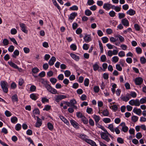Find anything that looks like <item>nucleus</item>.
Instances as JSON below:
<instances>
[{"mask_svg": "<svg viewBox=\"0 0 146 146\" xmlns=\"http://www.w3.org/2000/svg\"><path fill=\"white\" fill-rule=\"evenodd\" d=\"M89 46V45L88 44L85 43L83 44V48L84 50H88V49Z\"/></svg>", "mask_w": 146, "mask_h": 146, "instance_id": "nucleus-48", "label": "nucleus"}, {"mask_svg": "<svg viewBox=\"0 0 146 146\" xmlns=\"http://www.w3.org/2000/svg\"><path fill=\"white\" fill-rule=\"evenodd\" d=\"M120 98L123 101L126 102L128 101V97L127 96H121L120 97Z\"/></svg>", "mask_w": 146, "mask_h": 146, "instance_id": "nucleus-54", "label": "nucleus"}, {"mask_svg": "<svg viewBox=\"0 0 146 146\" xmlns=\"http://www.w3.org/2000/svg\"><path fill=\"white\" fill-rule=\"evenodd\" d=\"M84 39L85 42L86 43L88 42L91 40L90 36L88 35H85L84 37Z\"/></svg>", "mask_w": 146, "mask_h": 146, "instance_id": "nucleus-10", "label": "nucleus"}, {"mask_svg": "<svg viewBox=\"0 0 146 146\" xmlns=\"http://www.w3.org/2000/svg\"><path fill=\"white\" fill-rule=\"evenodd\" d=\"M102 39L104 43H106L107 42L108 40V38L106 37H102Z\"/></svg>", "mask_w": 146, "mask_h": 146, "instance_id": "nucleus-56", "label": "nucleus"}, {"mask_svg": "<svg viewBox=\"0 0 146 146\" xmlns=\"http://www.w3.org/2000/svg\"><path fill=\"white\" fill-rule=\"evenodd\" d=\"M70 47L71 49L74 51L77 48V46L76 45L74 44H72L70 46Z\"/></svg>", "mask_w": 146, "mask_h": 146, "instance_id": "nucleus-44", "label": "nucleus"}, {"mask_svg": "<svg viewBox=\"0 0 146 146\" xmlns=\"http://www.w3.org/2000/svg\"><path fill=\"white\" fill-rule=\"evenodd\" d=\"M133 111L139 115L140 116L141 115V110L140 109L135 108L133 109Z\"/></svg>", "mask_w": 146, "mask_h": 146, "instance_id": "nucleus-11", "label": "nucleus"}, {"mask_svg": "<svg viewBox=\"0 0 146 146\" xmlns=\"http://www.w3.org/2000/svg\"><path fill=\"white\" fill-rule=\"evenodd\" d=\"M111 4L109 3H105L104 4L103 8L106 10H110L111 8Z\"/></svg>", "mask_w": 146, "mask_h": 146, "instance_id": "nucleus-8", "label": "nucleus"}, {"mask_svg": "<svg viewBox=\"0 0 146 146\" xmlns=\"http://www.w3.org/2000/svg\"><path fill=\"white\" fill-rule=\"evenodd\" d=\"M17 31L16 29H12L11 30V33L12 35H15L17 33Z\"/></svg>", "mask_w": 146, "mask_h": 146, "instance_id": "nucleus-59", "label": "nucleus"}, {"mask_svg": "<svg viewBox=\"0 0 146 146\" xmlns=\"http://www.w3.org/2000/svg\"><path fill=\"white\" fill-rule=\"evenodd\" d=\"M57 78L59 80H62L64 79V76L62 74H61L58 76Z\"/></svg>", "mask_w": 146, "mask_h": 146, "instance_id": "nucleus-64", "label": "nucleus"}, {"mask_svg": "<svg viewBox=\"0 0 146 146\" xmlns=\"http://www.w3.org/2000/svg\"><path fill=\"white\" fill-rule=\"evenodd\" d=\"M125 52L123 51H121L118 53V56L121 57H122L125 56Z\"/></svg>", "mask_w": 146, "mask_h": 146, "instance_id": "nucleus-62", "label": "nucleus"}, {"mask_svg": "<svg viewBox=\"0 0 146 146\" xmlns=\"http://www.w3.org/2000/svg\"><path fill=\"white\" fill-rule=\"evenodd\" d=\"M21 126L20 124L18 123L15 126V129L17 131H19L21 128Z\"/></svg>", "mask_w": 146, "mask_h": 146, "instance_id": "nucleus-43", "label": "nucleus"}, {"mask_svg": "<svg viewBox=\"0 0 146 146\" xmlns=\"http://www.w3.org/2000/svg\"><path fill=\"white\" fill-rule=\"evenodd\" d=\"M3 43L4 46H7L9 44V41L7 39H4L3 40Z\"/></svg>", "mask_w": 146, "mask_h": 146, "instance_id": "nucleus-47", "label": "nucleus"}, {"mask_svg": "<svg viewBox=\"0 0 146 146\" xmlns=\"http://www.w3.org/2000/svg\"><path fill=\"white\" fill-rule=\"evenodd\" d=\"M142 137L141 133L140 132H138L137 133L136 135V137L138 139H139L141 138Z\"/></svg>", "mask_w": 146, "mask_h": 146, "instance_id": "nucleus-52", "label": "nucleus"}, {"mask_svg": "<svg viewBox=\"0 0 146 146\" xmlns=\"http://www.w3.org/2000/svg\"><path fill=\"white\" fill-rule=\"evenodd\" d=\"M52 1L54 5L57 7L58 10H60V7L57 3L56 0H52Z\"/></svg>", "mask_w": 146, "mask_h": 146, "instance_id": "nucleus-36", "label": "nucleus"}, {"mask_svg": "<svg viewBox=\"0 0 146 146\" xmlns=\"http://www.w3.org/2000/svg\"><path fill=\"white\" fill-rule=\"evenodd\" d=\"M85 14L87 16H90L92 14V13L89 9H87L85 11Z\"/></svg>", "mask_w": 146, "mask_h": 146, "instance_id": "nucleus-32", "label": "nucleus"}, {"mask_svg": "<svg viewBox=\"0 0 146 146\" xmlns=\"http://www.w3.org/2000/svg\"><path fill=\"white\" fill-rule=\"evenodd\" d=\"M19 25L21 28L22 31L24 33H27L28 31L26 29V27L25 26V24L23 23H21L19 24Z\"/></svg>", "mask_w": 146, "mask_h": 146, "instance_id": "nucleus-9", "label": "nucleus"}, {"mask_svg": "<svg viewBox=\"0 0 146 146\" xmlns=\"http://www.w3.org/2000/svg\"><path fill=\"white\" fill-rule=\"evenodd\" d=\"M122 24L124 26H128V20L126 18L122 19L121 21Z\"/></svg>", "mask_w": 146, "mask_h": 146, "instance_id": "nucleus-16", "label": "nucleus"}, {"mask_svg": "<svg viewBox=\"0 0 146 146\" xmlns=\"http://www.w3.org/2000/svg\"><path fill=\"white\" fill-rule=\"evenodd\" d=\"M135 11L132 9H130L128 11V14L130 15H132L135 14Z\"/></svg>", "mask_w": 146, "mask_h": 146, "instance_id": "nucleus-39", "label": "nucleus"}, {"mask_svg": "<svg viewBox=\"0 0 146 146\" xmlns=\"http://www.w3.org/2000/svg\"><path fill=\"white\" fill-rule=\"evenodd\" d=\"M39 71V70L37 68H35L32 70V72L34 74L38 72Z\"/></svg>", "mask_w": 146, "mask_h": 146, "instance_id": "nucleus-55", "label": "nucleus"}, {"mask_svg": "<svg viewBox=\"0 0 146 146\" xmlns=\"http://www.w3.org/2000/svg\"><path fill=\"white\" fill-rule=\"evenodd\" d=\"M78 137L81 139L84 140L86 142V140L88 139L86 138V136L85 135H80L78 136Z\"/></svg>", "mask_w": 146, "mask_h": 146, "instance_id": "nucleus-23", "label": "nucleus"}, {"mask_svg": "<svg viewBox=\"0 0 146 146\" xmlns=\"http://www.w3.org/2000/svg\"><path fill=\"white\" fill-rule=\"evenodd\" d=\"M109 14L111 17H113L115 16V13L114 11H111L109 13Z\"/></svg>", "mask_w": 146, "mask_h": 146, "instance_id": "nucleus-61", "label": "nucleus"}, {"mask_svg": "<svg viewBox=\"0 0 146 146\" xmlns=\"http://www.w3.org/2000/svg\"><path fill=\"white\" fill-rule=\"evenodd\" d=\"M45 87L47 90L52 94H56L57 93V91L56 89L52 88L49 84L46 83L45 84Z\"/></svg>", "mask_w": 146, "mask_h": 146, "instance_id": "nucleus-2", "label": "nucleus"}, {"mask_svg": "<svg viewBox=\"0 0 146 146\" xmlns=\"http://www.w3.org/2000/svg\"><path fill=\"white\" fill-rule=\"evenodd\" d=\"M44 108L43 109L44 110H46L48 111L50 110L51 108V106L48 105H46L45 106Z\"/></svg>", "mask_w": 146, "mask_h": 146, "instance_id": "nucleus-57", "label": "nucleus"}, {"mask_svg": "<svg viewBox=\"0 0 146 146\" xmlns=\"http://www.w3.org/2000/svg\"><path fill=\"white\" fill-rule=\"evenodd\" d=\"M140 105V103L139 102V100L138 99H136L135 100L134 105L135 106H139Z\"/></svg>", "mask_w": 146, "mask_h": 146, "instance_id": "nucleus-40", "label": "nucleus"}, {"mask_svg": "<svg viewBox=\"0 0 146 146\" xmlns=\"http://www.w3.org/2000/svg\"><path fill=\"white\" fill-rule=\"evenodd\" d=\"M8 63L11 66L15 68L18 69L19 68L18 67L16 64L11 61H9Z\"/></svg>", "mask_w": 146, "mask_h": 146, "instance_id": "nucleus-19", "label": "nucleus"}, {"mask_svg": "<svg viewBox=\"0 0 146 146\" xmlns=\"http://www.w3.org/2000/svg\"><path fill=\"white\" fill-rule=\"evenodd\" d=\"M98 42L101 52L102 53L104 50L103 47V46L102 44L100 41L99 40Z\"/></svg>", "mask_w": 146, "mask_h": 146, "instance_id": "nucleus-34", "label": "nucleus"}, {"mask_svg": "<svg viewBox=\"0 0 146 146\" xmlns=\"http://www.w3.org/2000/svg\"><path fill=\"white\" fill-rule=\"evenodd\" d=\"M119 58L117 56H114L112 58V62L115 63L117 62L119 60Z\"/></svg>", "mask_w": 146, "mask_h": 146, "instance_id": "nucleus-31", "label": "nucleus"}, {"mask_svg": "<svg viewBox=\"0 0 146 146\" xmlns=\"http://www.w3.org/2000/svg\"><path fill=\"white\" fill-rule=\"evenodd\" d=\"M89 123L90 125L91 126H94V121L91 118L89 120Z\"/></svg>", "mask_w": 146, "mask_h": 146, "instance_id": "nucleus-63", "label": "nucleus"}, {"mask_svg": "<svg viewBox=\"0 0 146 146\" xmlns=\"http://www.w3.org/2000/svg\"><path fill=\"white\" fill-rule=\"evenodd\" d=\"M86 142L92 146H97L96 143L93 141L88 139L86 140Z\"/></svg>", "mask_w": 146, "mask_h": 146, "instance_id": "nucleus-14", "label": "nucleus"}, {"mask_svg": "<svg viewBox=\"0 0 146 146\" xmlns=\"http://www.w3.org/2000/svg\"><path fill=\"white\" fill-rule=\"evenodd\" d=\"M76 115L78 118H81V119L84 116V115H83L82 113L80 112H77L76 113Z\"/></svg>", "mask_w": 146, "mask_h": 146, "instance_id": "nucleus-38", "label": "nucleus"}, {"mask_svg": "<svg viewBox=\"0 0 146 146\" xmlns=\"http://www.w3.org/2000/svg\"><path fill=\"white\" fill-rule=\"evenodd\" d=\"M0 85L4 92L7 93L8 92V84L5 81H1Z\"/></svg>", "mask_w": 146, "mask_h": 146, "instance_id": "nucleus-1", "label": "nucleus"}, {"mask_svg": "<svg viewBox=\"0 0 146 146\" xmlns=\"http://www.w3.org/2000/svg\"><path fill=\"white\" fill-rule=\"evenodd\" d=\"M108 128L111 131L114 132V130L113 129V125L112 124L109 125L108 127Z\"/></svg>", "mask_w": 146, "mask_h": 146, "instance_id": "nucleus-50", "label": "nucleus"}, {"mask_svg": "<svg viewBox=\"0 0 146 146\" xmlns=\"http://www.w3.org/2000/svg\"><path fill=\"white\" fill-rule=\"evenodd\" d=\"M11 99L13 102H17L18 101V97L16 94H15L12 96Z\"/></svg>", "mask_w": 146, "mask_h": 146, "instance_id": "nucleus-20", "label": "nucleus"}, {"mask_svg": "<svg viewBox=\"0 0 146 146\" xmlns=\"http://www.w3.org/2000/svg\"><path fill=\"white\" fill-rule=\"evenodd\" d=\"M19 51L17 50H15V51L13 52V54L12 56L13 57L16 58L17 56H18L19 55Z\"/></svg>", "mask_w": 146, "mask_h": 146, "instance_id": "nucleus-25", "label": "nucleus"}, {"mask_svg": "<svg viewBox=\"0 0 146 146\" xmlns=\"http://www.w3.org/2000/svg\"><path fill=\"white\" fill-rule=\"evenodd\" d=\"M129 96H131L133 98H135L137 96V94L134 92H131L129 94H128V97Z\"/></svg>", "mask_w": 146, "mask_h": 146, "instance_id": "nucleus-21", "label": "nucleus"}, {"mask_svg": "<svg viewBox=\"0 0 146 146\" xmlns=\"http://www.w3.org/2000/svg\"><path fill=\"white\" fill-rule=\"evenodd\" d=\"M140 104H143L146 103V97H144L139 100Z\"/></svg>", "mask_w": 146, "mask_h": 146, "instance_id": "nucleus-26", "label": "nucleus"}, {"mask_svg": "<svg viewBox=\"0 0 146 146\" xmlns=\"http://www.w3.org/2000/svg\"><path fill=\"white\" fill-rule=\"evenodd\" d=\"M140 61L141 64H144L146 62V59L144 57H141L140 58Z\"/></svg>", "mask_w": 146, "mask_h": 146, "instance_id": "nucleus-37", "label": "nucleus"}, {"mask_svg": "<svg viewBox=\"0 0 146 146\" xmlns=\"http://www.w3.org/2000/svg\"><path fill=\"white\" fill-rule=\"evenodd\" d=\"M96 125L98 128L101 129L102 130H103L105 132L107 131L105 129L102 125H100V124L98 123H96Z\"/></svg>", "mask_w": 146, "mask_h": 146, "instance_id": "nucleus-29", "label": "nucleus"}, {"mask_svg": "<svg viewBox=\"0 0 146 146\" xmlns=\"http://www.w3.org/2000/svg\"><path fill=\"white\" fill-rule=\"evenodd\" d=\"M89 83V80L88 78H86L84 81V85L85 86H88Z\"/></svg>", "mask_w": 146, "mask_h": 146, "instance_id": "nucleus-49", "label": "nucleus"}, {"mask_svg": "<svg viewBox=\"0 0 146 146\" xmlns=\"http://www.w3.org/2000/svg\"><path fill=\"white\" fill-rule=\"evenodd\" d=\"M56 61V58L54 56H52L50 58L49 60L48 64L50 66H51L54 64V62Z\"/></svg>", "mask_w": 146, "mask_h": 146, "instance_id": "nucleus-12", "label": "nucleus"}, {"mask_svg": "<svg viewBox=\"0 0 146 146\" xmlns=\"http://www.w3.org/2000/svg\"><path fill=\"white\" fill-rule=\"evenodd\" d=\"M33 116L34 117H35V115L37 114H39L40 111L38 109L36 108L33 111Z\"/></svg>", "mask_w": 146, "mask_h": 146, "instance_id": "nucleus-24", "label": "nucleus"}, {"mask_svg": "<svg viewBox=\"0 0 146 146\" xmlns=\"http://www.w3.org/2000/svg\"><path fill=\"white\" fill-rule=\"evenodd\" d=\"M93 70L95 71H96L99 68V65L97 64H95L93 65Z\"/></svg>", "mask_w": 146, "mask_h": 146, "instance_id": "nucleus-42", "label": "nucleus"}, {"mask_svg": "<svg viewBox=\"0 0 146 146\" xmlns=\"http://www.w3.org/2000/svg\"><path fill=\"white\" fill-rule=\"evenodd\" d=\"M103 120L104 123H109L111 121V119L108 118H104Z\"/></svg>", "mask_w": 146, "mask_h": 146, "instance_id": "nucleus-46", "label": "nucleus"}, {"mask_svg": "<svg viewBox=\"0 0 146 146\" xmlns=\"http://www.w3.org/2000/svg\"><path fill=\"white\" fill-rule=\"evenodd\" d=\"M92 109L90 108L87 107L86 109V112L88 114H91L92 111Z\"/></svg>", "mask_w": 146, "mask_h": 146, "instance_id": "nucleus-58", "label": "nucleus"}, {"mask_svg": "<svg viewBox=\"0 0 146 146\" xmlns=\"http://www.w3.org/2000/svg\"><path fill=\"white\" fill-rule=\"evenodd\" d=\"M117 141L119 143L121 144H122L124 142L123 139L121 137H118L117 139Z\"/></svg>", "mask_w": 146, "mask_h": 146, "instance_id": "nucleus-60", "label": "nucleus"}, {"mask_svg": "<svg viewBox=\"0 0 146 146\" xmlns=\"http://www.w3.org/2000/svg\"><path fill=\"white\" fill-rule=\"evenodd\" d=\"M135 50L137 53L139 54L141 53L142 52V49L139 47H137L135 48Z\"/></svg>", "mask_w": 146, "mask_h": 146, "instance_id": "nucleus-33", "label": "nucleus"}, {"mask_svg": "<svg viewBox=\"0 0 146 146\" xmlns=\"http://www.w3.org/2000/svg\"><path fill=\"white\" fill-rule=\"evenodd\" d=\"M138 118L137 116L134 115L132 117L131 119L133 121L136 122L137 121Z\"/></svg>", "mask_w": 146, "mask_h": 146, "instance_id": "nucleus-53", "label": "nucleus"}, {"mask_svg": "<svg viewBox=\"0 0 146 146\" xmlns=\"http://www.w3.org/2000/svg\"><path fill=\"white\" fill-rule=\"evenodd\" d=\"M38 95L35 94H30V97L33 100H36L38 98Z\"/></svg>", "mask_w": 146, "mask_h": 146, "instance_id": "nucleus-15", "label": "nucleus"}, {"mask_svg": "<svg viewBox=\"0 0 146 146\" xmlns=\"http://www.w3.org/2000/svg\"><path fill=\"white\" fill-rule=\"evenodd\" d=\"M36 117L37 118V121L36 123L35 126L36 127H39L42 124V121L38 116H37Z\"/></svg>", "mask_w": 146, "mask_h": 146, "instance_id": "nucleus-7", "label": "nucleus"}, {"mask_svg": "<svg viewBox=\"0 0 146 146\" xmlns=\"http://www.w3.org/2000/svg\"><path fill=\"white\" fill-rule=\"evenodd\" d=\"M77 15V13L75 12L72 13L70 14V17H69V19L71 20H73L74 19Z\"/></svg>", "mask_w": 146, "mask_h": 146, "instance_id": "nucleus-17", "label": "nucleus"}, {"mask_svg": "<svg viewBox=\"0 0 146 146\" xmlns=\"http://www.w3.org/2000/svg\"><path fill=\"white\" fill-rule=\"evenodd\" d=\"M48 128L49 130H52L53 129L54 127L53 125L50 122H48L47 123Z\"/></svg>", "mask_w": 146, "mask_h": 146, "instance_id": "nucleus-27", "label": "nucleus"}, {"mask_svg": "<svg viewBox=\"0 0 146 146\" xmlns=\"http://www.w3.org/2000/svg\"><path fill=\"white\" fill-rule=\"evenodd\" d=\"M81 121L84 124H86L88 123V119L84 116L81 118Z\"/></svg>", "mask_w": 146, "mask_h": 146, "instance_id": "nucleus-22", "label": "nucleus"}, {"mask_svg": "<svg viewBox=\"0 0 146 146\" xmlns=\"http://www.w3.org/2000/svg\"><path fill=\"white\" fill-rule=\"evenodd\" d=\"M100 59L102 62H104L106 60V57L105 55H103L101 56Z\"/></svg>", "mask_w": 146, "mask_h": 146, "instance_id": "nucleus-45", "label": "nucleus"}, {"mask_svg": "<svg viewBox=\"0 0 146 146\" xmlns=\"http://www.w3.org/2000/svg\"><path fill=\"white\" fill-rule=\"evenodd\" d=\"M143 78L140 77L136 78L135 80V83L137 85H140L143 82Z\"/></svg>", "mask_w": 146, "mask_h": 146, "instance_id": "nucleus-5", "label": "nucleus"}, {"mask_svg": "<svg viewBox=\"0 0 146 146\" xmlns=\"http://www.w3.org/2000/svg\"><path fill=\"white\" fill-rule=\"evenodd\" d=\"M101 135L102 138L107 142H109L110 141V139L109 137L105 133L103 132L101 134Z\"/></svg>", "mask_w": 146, "mask_h": 146, "instance_id": "nucleus-4", "label": "nucleus"}, {"mask_svg": "<svg viewBox=\"0 0 146 146\" xmlns=\"http://www.w3.org/2000/svg\"><path fill=\"white\" fill-rule=\"evenodd\" d=\"M70 102L71 104V106H72L76 104H77V102L74 99H73L70 100Z\"/></svg>", "mask_w": 146, "mask_h": 146, "instance_id": "nucleus-35", "label": "nucleus"}, {"mask_svg": "<svg viewBox=\"0 0 146 146\" xmlns=\"http://www.w3.org/2000/svg\"><path fill=\"white\" fill-rule=\"evenodd\" d=\"M70 122L71 125L76 129H78L79 128L78 123L74 120H71Z\"/></svg>", "mask_w": 146, "mask_h": 146, "instance_id": "nucleus-6", "label": "nucleus"}, {"mask_svg": "<svg viewBox=\"0 0 146 146\" xmlns=\"http://www.w3.org/2000/svg\"><path fill=\"white\" fill-rule=\"evenodd\" d=\"M70 55L72 58L76 61H78L80 59V57L78 56H77L74 54L71 53L70 54Z\"/></svg>", "mask_w": 146, "mask_h": 146, "instance_id": "nucleus-13", "label": "nucleus"}, {"mask_svg": "<svg viewBox=\"0 0 146 146\" xmlns=\"http://www.w3.org/2000/svg\"><path fill=\"white\" fill-rule=\"evenodd\" d=\"M93 118L94 119L96 122V124L98 123L100 120V117L99 116L96 115H93Z\"/></svg>", "mask_w": 146, "mask_h": 146, "instance_id": "nucleus-18", "label": "nucleus"}, {"mask_svg": "<svg viewBox=\"0 0 146 146\" xmlns=\"http://www.w3.org/2000/svg\"><path fill=\"white\" fill-rule=\"evenodd\" d=\"M57 79L54 78H52L50 79V81L53 84H55L56 82Z\"/></svg>", "mask_w": 146, "mask_h": 146, "instance_id": "nucleus-41", "label": "nucleus"}, {"mask_svg": "<svg viewBox=\"0 0 146 146\" xmlns=\"http://www.w3.org/2000/svg\"><path fill=\"white\" fill-rule=\"evenodd\" d=\"M17 120V118L16 117H13L11 118V122L13 123H16Z\"/></svg>", "mask_w": 146, "mask_h": 146, "instance_id": "nucleus-28", "label": "nucleus"}, {"mask_svg": "<svg viewBox=\"0 0 146 146\" xmlns=\"http://www.w3.org/2000/svg\"><path fill=\"white\" fill-rule=\"evenodd\" d=\"M64 74L66 77H69L71 74V72L70 71L66 70L64 72Z\"/></svg>", "mask_w": 146, "mask_h": 146, "instance_id": "nucleus-51", "label": "nucleus"}, {"mask_svg": "<svg viewBox=\"0 0 146 146\" xmlns=\"http://www.w3.org/2000/svg\"><path fill=\"white\" fill-rule=\"evenodd\" d=\"M66 96L62 95H58L56 96L55 100L57 102H59L60 100L66 98Z\"/></svg>", "mask_w": 146, "mask_h": 146, "instance_id": "nucleus-3", "label": "nucleus"}, {"mask_svg": "<svg viewBox=\"0 0 146 146\" xmlns=\"http://www.w3.org/2000/svg\"><path fill=\"white\" fill-rule=\"evenodd\" d=\"M102 113L104 116H107L109 115L108 111L107 109L104 110L102 112Z\"/></svg>", "mask_w": 146, "mask_h": 146, "instance_id": "nucleus-30", "label": "nucleus"}]
</instances>
